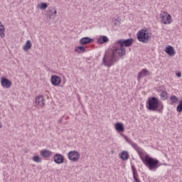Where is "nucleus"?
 <instances>
[{
  "mask_svg": "<svg viewBox=\"0 0 182 182\" xmlns=\"http://www.w3.org/2000/svg\"><path fill=\"white\" fill-rule=\"evenodd\" d=\"M119 62V57L114 55V53L111 52H105L102 58V65L106 66L107 68H112V66H114L116 63Z\"/></svg>",
  "mask_w": 182,
  "mask_h": 182,
  "instance_id": "f257e3e1",
  "label": "nucleus"
},
{
  "mask_svg": "<svg viewBox=\"0 0 182 182\" xmlns=\"http://www.w3.org/2000/svg\"><path fill=\"white\" fill-rule=\"evenodd\" d=\"M159 160L154 159L149 155L145 156V159L144 160V164L149 168V170H157L159 168Z\"/></svg>",
  "mask_w": 182,
  "mask_h": 182,
  "instance_id": "f03ea898",
  "label": "nucleus"
},
{
  "mask_svg": "<svg viewBox=\"0 0 182 182\" xmlns=\"http://www.w3.org/2000/svg\"><path fill=\"white\" fill-rule=\"evenodd\" d=\"M136 37L139 42H142V43H147V42H149V39L151 38L150 35H149V31H147V28L141 29L136 33Z\"/></svg>",
  "mask_w": 182,
  "mask_h": 182,
  "instance_id": "7ed1b4c3",
  "label": "nucleus"
},
{
  "mask_svg": "<svg viewBox=\"0 0 182 182\" xmlns=\"http://www.w3.org/2000/svg\"><path fill=\"white\" fill-rule=\"evenodd\" d=\"M159 99L156 97H151L146 102V107L148 110L154 112L159 109Z\"/></svg>",
  "mask_w": 182,
  "mask_h": 182,
  "instance_id": "20e7f679",
  "label": "nucleus"
},
{
  "mask_svg": "<svg viewBox=\"0 0 182 182\" xmlns=\"http://www.w3.org/2000/svg\"><path fill=\"white\" fill-rule=\"evenodd\" d=\"M161 21L164 25H170L173 22V18L171 14H168L167 11H161L159 15Z\"/></svg>",
  "mask_w": 182,
  "mask_h": 182,
  "instance_id": "39448f33",
  "label": "nucleus"
},
{
  "mask_svg": "<svg viewBox=\"0 0 182 182\" xmlns=\"http://www.w3.org/2000/svg\"><path fill=\"white\" fill-rule=\"evenodd\" d=\"M114 47L112 49V52L114 53L115 56H124L126 55V48L122 47V45H119V46H117V44L116 43L114 44Z\"/></svg>",
  "mask_w": 182,
  "mask_h": 182,
  "instance_id": "423d86ee",
  "label": "nucleus"
},
{
  "mask_svg": "<svg viewBox=\"0 0 182 182\" xmlns=\"http://www.w3.org/2000/svg\"><path fill=\"white\" fill-rule=\"evenodd\" d=\"M134 40L133 38H127V39H120L117 40L115 42V45H121L124 48H129V46H132L133 45Z\"/></svg>",
  "mask_w": 182,
  "mask_h": 182,
  "instance_id": "0eeeda50",
  "label": "nucleus"
},
{
  "mask_svg": "<svg viewBox=\"0 0 182 182\" xmlns=\"http://www.w3.org/2000/svg\"><path fill=\"white\" fill-rule=\"evenodd\" d=\"M68 157L70 161H79L80 159V154L77 151H71L68 152Z\"/></svg>",
  "mask_w": 182,
  "mask_h": 182,
  "instance_id": "6e6552de",
  "label": "nucleus"
},
{
  "mask_svg": "<svg viewBox=\"0 0 182 182\" xmlns=\"http://www.w3.org/2000/svg\"><path fill=\"white\" fill-rule=\"evenodd\" d=\"M57 14L58 11L56 10L55 6H51L48 8L47 15L50 19H55V18H56Z\"/></svg>",
  "mask_w": 182,
  "mask_h": 182,
  "instance_id": "1a4fd4ad",
  "label": "nucleus"
},
{
  "mask_svg": "<svg viewBox=\"0 0 182 182\" xmlns=\"http://www.w3.org/2000/svg\"><path fill=\"white\" fill-rule=\"evenodd\" d=\"M53 160L56 164H62L65 161V157L60 154H56L53 156Z\"/></svg>",
  "mask_w": 182,
  "mask_h": 182,
  "instance_id": "9d476101",
  "label": "nucleus"
},
{
  "mask_svg": "<svg viewBox=\"0 0 182 182\" xmlns=\"http://www.w3.org/2000/svg\"><path fill=\"white\" fill-rule=\"evenodd\" d=\"M1 85L3 87L9 89V87H11V86H12V82H11V80H8V78L3 77L1 79Z\"/></svg>",
  "mask_w": 182,
  "mask_h": 182,
  "instance_id": "9b49d317",
  "label": "nucleus"
},
{
  "mask_svg": "<svg viewBox=\"0 0 182 182\" xmlns=\"http://www.w3.org/2000/svg\"><path fill=\"white\" fill-rule=\"evenodd\" d=\"M35 105L40 106V107L45 106V99H43V96L38 95L35 100Z\"/></svg>",
  "mask_w": 182,
  "mask_h": 182,
  "instance_id": "f8f14e48",
  "label": "nucleus"
},
{
  "mask_svg": "<svg viewBox=\"0 0 182 182\" xmlns=\"http://www.w3.org/2000/svg\"><path fill=\"white\" fill-rule=\"evenodd\" d=\"M146 76H150V71L149 70L144 68L138 73L137 79L138 80H140L141 79H143V77H146Z\"/></svg>",
  "mask_w": 182,
  "mask_h": 182,
  "instance_id": "ddd939ff",
  "label": "nucleus"
},
{
  "mask_svg": "<svg viewBox=\"0 0 182 182\" xmlns=\"http://www.w3.org/2000/svg\"><path fill=\"white\" fill-rule=\"evenodd\" d=\"M50 82L53 86H59V85H60V82H62V80L60 79V77H59V76L55 75L51 76Z\"/></svg>",
  "mask_w": 182,
  "mask_h": 182,
  "instance_id": "4468645a",
  "label": "nucleus"
},
{
  "mask_svg": "<svg viewBox=\"0 0 182 182\" xmlns=\"http://www.w3.org/2000/svg\"><path fill=\"white\" fill-rule=\"evenodd\" d=\"M93 42H95V40L90 37H84L80 40V45H89V43H93Z\"/></svg>",
  "mask_w": 182,
  "mask_h": 182,
  "instance_id": "2eb2a0df",
  "label": "nucleus"
},
{
  "mask_svg": "<svg viewBox=\"0 0 182 182\" xmlns=\"http://www.w3.org/2000/svg\"><path fill=\"white\" fill-rule=\"evenodd\" d=\"M109 42V38L106 36H100L97 40V45H103V43H107Z\"/></svg>",
  "mask_w": 182,
  "mask_h": 182,
  "instance_id": "dca6fc26",
  "label": "nucleus"
},
{
  "mask_svg": "<svg viewBox=\"0 0 182 182\" xmlns=\"http://www.w3.org/2000/svg\"><path fill=\"white\" fill-rule=\"evenodd\" d=\"M164 51L167 55H168V56H174V55H176V50L171 46H166Z\"/></svg>",
  "mask_w": 182,
  "mask_h": 182,
  "instance_id": "f3484780",
  "label": "nucleus"
},
{
  "mask_svg": "<svg viewBox=\"0 0 182 182\" xmlns=\"http://www.w3.org/2000/svg\"><path fill=\"white\" fill-rule=\"evenodd\" d=\"M40 153H41V156H42V157H44L45 159H49V157L52 156V152L46 149H43L41 151Z\"/></svg>",
  "mask_w": 182,
  "mask_h": 182,
  "instance_id": "a211bd4d",
  "label": "nucleus"
},
{
  "mask_svg": "<svg viewBox=\"0 0 182 182\" xmlns=\"http://www.w3.org/2000/svg\"><path fill=\"white\" fill-rule=\"evenodd\" d=\"M115 129L119 133H123V132H124V126H123V124H122V122H117L115 124Z\"/></svg>",
  "mask_w": 182,
  "mask_h": 182,
  "instance_id": "6ab92c4d",
  "label": "nucleus"
},
{
  "mask_svg": "<svg viewBox=\"0 0 182 182\" xmlns=\"http://www.w3.org/2000/svg\"><path fill=\"white\" fill-rule=\"evenodd\" d=\"M31 48H32V43L31 42V41L28 40L26 42L25 46L23 47V49L24 52H28V50H31Z\"/></svg>",
  "mask_w": 182,
  "mask_h": 182,
  "instance_id": "aec40b11",
  "label": "nucleus"
},
{
  "mask_svg": "<svg viewBox=\"0 0 182 182\" xmlns=\"http://www.w3.org/2000/svg\"><path fill=\"white\" fill-rule=\"evenodd\" d=\"M75 52L77 53H85L86 52V48L83 46H77L75 48Z\"/></svg>",
  "mask_w": 182,
  "mask_h": 182,
  "instance_id": "412c9836",
  "label": "nucleus"
},
{
  "mask_svg": "<svg viewBox=\"0 0 182 182\" xmlns=\"http://www.w3.org/2000/svg\"><path fill=\"white\" fill-rule=\"evenodd\" d=\"M141 159L142 160V162L144 163V160L146 159V152L141 149L138 150L136 151Z\"/></svg>",
  "mask_w": 182,
  "mask_h": 182,
  "instance_id": "4be33fe9",
  "label": "nucleus"
},
{
  "mask_svg": "<svg viewBox=\"0 0 182 182\" xmlns=\"http://www.w3.org/2000/svg\"><path fill=\"white\" fill-rule=\"evenodd\" d=\"M120 159H122V160H129V152H127V151H124L121 153L120 154Z\"/></svg>",
  "mask_w": 182,
  "mask_h": 182,
  "instance_id": "5701e85b",
  "label": "nucleus"
},
{
  "mask_svg": "<svg viewBox=\"0 0 182 182\" xmlns=\"http://www.w3.org/2000/svg\"><path fill=\"white\" fill-rule=\"evenodd\" d=\"M159 97L161 100H167V97H168V94L167 93V91H164L159 93Z\"/></svg>",
  "mask_w": 182,
  "mask_h": 182,
  "instance_id": "b1692460",
  "label": "nucleus"
},
{
  "mask_svg": "<svg viewBox=\"0 0 182 182\" xmlns=\"http://www.w3.org/2000/svg\"><path fill=\"white\" fill-rule=\"evenodd\" d=\"M0 36L1 38L5 37V27L2 25V23L0 21Z\"/></svg>",
  "mask_w": 182,
  "mask_h": 182,
  "instance_id": "393cba45",
  "label": "nucleus"
},
{
  "mask_svg": "<svg viewBox=\"0 0 182 182\" xmlns=\"http://www.w3.org/2000/svg\"><path fill=\"white\" fill-rule=\"evenodd\" d=\"M170 100L171 102V105H176V103H178V98L176 95L171 96Z\"/></svg>",
  "mask_w": 182,
  "mask_h": 182,
  "instance_id": "a878e982",
  "label": "nucleus"
},
{
  "mask_svg": "<svg viewBox=\"0 0 182 182\" xmlns=\"http://www.w3.org/2000/svg\"><path fill=\"white\" fill-rule=\"evenodd\" d=\"M33 161H35V163H41L42 159L41 158V156L36 155L33 156Z\"/></svg>",
  "mask_w": 182,
  "mask_h": 182,
  "instance_id": "bb28decb",
  "label": "nucleus"
},
{
  "mask_svg": "<svg viewBox=\"0 0 182 182\" xmlns=\"http://www.w3.org/2000/svg\"><path fill=\"white\" fill-rule=\"evenodd\" d=\"M166 91V87H164V85H160L159 87H158L156 92H158V93H163V92Z\"/></svg>",
  "mask_w": 182,
  "mask_h": 182,
  "instance_id": "cd10ccee",
  "label": "nucleus"
},
{
  "mask_svg": "<svg viewBox=\"0 0 182 182\" xmlns=\"http://www.w3.org/2000/svg\"><path fill=\"white\" fill-rule=\"evenodd\" d=\"M176 110L178 113H181V112H182V100H180V102L176 107Z\"/></svg>",
  "mask_w": 182,
  "mask_h": 182,
  "instance_id": "c85d7f7f",
  "label": "nucleus"
},
{
  "mask_svg": "<svg viewBox=\"0 0 182 182\" xmlns=\"http://www.w3.org/2000/svg\"><path fill=\"white\" fill-rule=\"evenodd\" d=\"M131 146H132V147H133V149H134V150H136V151H138V150H140V148H139V146L134 142H132L131 144Z\"/></svg>",
  "mask_w": 182,
  "mask_h": 182,
  "instance_id": "c756f323",
  "label": "nucleus"
},
{
  "mask_svg": "<svg viewBox=\"0 0 182 182\" xmlns=\"http://www.w3.org/2000/svg\"><path fill=\"white\" fill-rule=\"evenodd\" d=\"M132 174H133V178L135 181V182L140 181V179H139V178L136 177V173L134 172V169H132Z\"/></svg>",
  "mask_w": 182,
  "mask_h": 182,
  "instance_id": "7c9ffc66",
  "label": "nucleus"
},
{
  "mask_svg": "<svg viewBox=\"0 0 182 182\" xmlns=\"http://www.w3.org/2000/svg\"><path fill=\"white\" fill-rule=\"evenodd\" d=\"M48 8V4L46 3H41L40 5V9H46Z\"/></svg>",
  "mask_w": 182,
  "mask_h": 182,
  "instance_id": "2f4dec72",
  "label": "nucleus"
},
{
  "mask_svg": "<svg viewBox=\"0 0 182 182\" xmlns=\"http://www.w3.org/2000/svg\"><path fill=\"white\" fill-rule=\"evenodd\" d=\"M124 139H125L126 141H127V143H129V144H131L133 142V141L127 136H125Z\"/></svg>",
  "mask_w": 182,
  "mask_h": 182,
  "instance_id": "473e14b6",
  "label": "nucleus"
},
{
  "mask_svg": "<svg viewBox=\"0 0 182 182\" xmlns=\"http://www.w3.org/2000/svg\"><path fill=\"white\" fill-rule=\"evenodd\" d=\"M176 76H177V77H181V72H178L176 73Z\"/></svg>",
  "mask_w": 182,
  "mask_h": 182,
  "instance_id": "72a5a7b5",
  "label": "nucleus"
},
{
  "mask_svg": "<svg viewBox=\"0 0 182 182\" xmlns=\"http://www.w3.org/2000/svg\"><path fill=\"white\" fill-rule=\"evenodd\" d=\"M63 120V118H62L61 119H60V120L58 121V122L62 123Z\"/></svg>",
  "mask_w": 182,
  "mask_h": 182,
  "instance_id": "f704fd0d",
  "label": "nucleus"
},
{
  "mask_svg": "<svg viewBox=\"0 0 182 182\" xmlns=\"http://www.w3.org/2000/svg\"><path fill=\"white\" fill-rule=\"evenodd\" d=\"M0 129H2V122H0Z\"/></svg>",
  "mask_w": 182,
  "mask_h": 182,
  "instance_id": "c9c22d12",
  "label": "nucleus"
},
{
  "mask_svg": "<svg viewBox=\"0 0 182 182\" xmlns=\"http://www.w3.org/2000/svg\"><path fill=\"white\" fill-rule=\"evenodd\" d=\"M159 107H161V109H163V105H159Z\"/></svg>",
  "mask_w": 182,
  "mask_h": 182,
  "instance_id": "e433bc0d",
  "label": "nucleus"
}]
</instances>
